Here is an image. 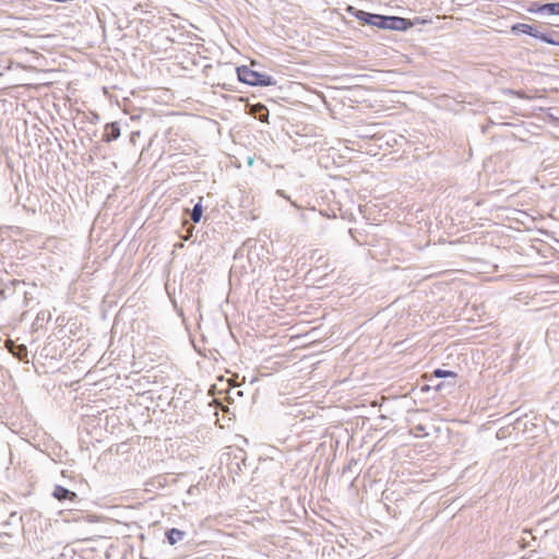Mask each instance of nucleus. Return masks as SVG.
Returning <instances> with one entry per match:
<instances>
[{
	"instance_id": "1",
	"label": "nucleus",
	"mask_w": 559,
	"mask_h": 559,
	"mask_svg": "<svg viewBox=\"0 0 559 559\" xmlns=\"http://www.w3.org/2000/svg\"><path fill=\"white\" fill-rule=\"evenodd\" d=\"M238 80L251 86H271L275 84L271 75L260 73L250 69L247 66H241L236 69Z\"/></svg>"
},
{
	"instance_id": "2",
	"label": "nucleus",
	"mask_w": 559,
	"mask_h": 559,
	"mask_svg": "<svg viewBox=\"0 0 559 559\" xmlns=\"http://www.w3.org/2000/svg\"><path fill=\"white\" fill-rule=\"evenodd\" d=\"M370 26H374L381 29H390V31H406L413 26V23L405 17L401 16H392V15H381L376 14L373 16L372 23Z\"/></svg>"
},
{
	"instance_id": "3",
	"label": "nucleus",
	"mask_w": 559,
	"mask_h": 559,
	"mask_svg": "<svg viewBox=\"0 0 559 559\" xmlns=\"http://www.w3.org/2000/svg\"><path fill=\"white\" fill-rule=\"evenodd\" d=\"M532 13L559 15V2L538 4L534 3L530 9Z\"/></svg>"
},
{
	"instance_id": "4",
	"label": "nucleus",
	"mask_w": 559,
	"mask_h": 559,
	"mask_svg": "<svg viewBox=\"0 0 559 559\" xmlns=\"http://www.w3.org/2000/svg\"><path fill=\"white\" fill-rule=\"evenodd\" d=\"M512 32L526 34V35H530L537 39H540V36H543V32H540L538 28H536L530 24H526V23H518V24L513 25Z\"/></svg>"
},
{
	"instance_id": "5",
	"label": "nucleus",
	"mask_w": 559,
	"mask_h": 559,
	"mask_svg": "<svg viewBox=\"0 0 559 559\" xmlns=\"http://www.w3.org/2000/svg\"><path fill=\"white\" fill-rule=\"evenodd\" d=\"M120 136V126L118 122H111L107 123L105 126L104 134H103V141L104 142H111L117 140Z\"/></svg>"
},
{
	"instance_id": "6",
	"label": "nucleus",
	"mask_w": 559,
	"mask_h": 559,
	"mask_svg": "<svg viewBox=\"0 0 559 559\" xmlns=\"http://www.w3.org/2000/svg\"><path fill=\"white\" fill-rule=\"evenodd\" d=\"M52 497L56 498L59 501L63 500H75L78 498V495L74 491H71L60 485H56L52 491Z\"/></svg>"
},
{
	"instance_id": "7",
	"label": "nucleus",
	"mask_w": 559,
	"mask_h": 559,
	"mask_svg": "<svg viewBox=\"0 0 559 559\" xmlns=\"http://www.w3.org/2000/svg\"><path fill=\"white\" fill-rule=\"evenodd\" d=\"M347 11L355 16L360 23L365 25H371L374 13H369L359 9H356L354 7H348Z\"/></svg>"
},
{
	"instance_id": "8",
	"label": "nucleus",
	"mask_w": 559,
	"mask_h": 559,
	"mask_svg": "<svg viewBox=\"0 0 559 559\" xmlns=\"http://www.w3.org/2000/svg\"><path fill=\"white\" fill-rule=\"evenodd\" d=\"M186 536V532L178 528H170L166 532L167 540L170 545L181 542Z\"/></svg>"
},
{
	"instance_id": "9",
	"label": "nucleus",
	"mask_w": 559,
	"mask_h": 559,
	"mask_svg": "<svg viewBox=\"0 0 559 559\" xmlns=\"http://www.w3.org/2000/svg\"><path fill=\"white\" fill-rule=\"evenodd\" d=\"M540 40L549 45L559 46V32L552 31L550 33H543Z\"/></svg>"
},
{
	"instance_id": "10",
	"label": "nucleus",
	"mask_w": 559,
	"mask_h": 559,
	"mask_svg": "<svg viewBox=\"0 0 559 559\" xmlns=\"http://www.w3.org/2000/svg\"><path fill=\"white\" fill-rule=\"evenodd\" d=\"M203 209L201 202L197 203L191 211V219L193 223H199L202 217Z\"/></svg>"
},
{
	"instance_id": "11",
	"label": "nucleus",
	"mask_w": 559,
	"mask_h": 559,
	"mask_svg": "<svg viewBox=\"0 0 559 559\" xmlns=\"http://www.w3.org/2000/svg\"><path fill=\"white\" fill-rule=\"evenodd\" d=\"M333 445H334V440L332 438H330L329 442L328 441H323L321 442L317 449H316V452L317 453H321V454H324L328 450L326 448L329 447V451L332 452L334 451L333 450Z\"/></svg>"
},
{
	"instance_id": "12",
	"label": "nucleus",
	"mask_w": 559,
	"mask_h": 559,
	"mask_svg": "<svg viewBox=\"0 0 559 559\" xmlns=\"http://www.w3.org/2000/svg\"><path fill=\"white\" fill-rule=\"evenodd\" d=\"M435 377L437 378H452L455 379L457 374L450 370L436 369L433 371Z\"/></svg>"
},
{
	"instance_id": "13",
	"label": "nucleus",
	"mask_w": 559,
	"mask_h": 559,
	"mask_svg": "<svg viewBox=\"0 0 559 559\" xmlns=\"http://www.w3.org/2000/svg\"><path fill=\"white\" fill-rule=\"evenodd\" d=\"M358 461L355 460V459H352L347 464H344L343 466V469H342V474H346V473H353V466L357 465Z\"/></svg>"
},
{
	"instance_id": "14",
	"label": "nucleus",
	"mask_w": 559,
	"mask_h": 559,
	"mask_svg": "<svg viewBox=\"0 0 559 559\" xmlns=\"http://www.w3.org/2000/svg\"><path fill=\"white\" fill-rule=\"evenodd\" d=\"M16 357H19L20 359H23L24 357L27 356V349L24 345H21L17 349V353L14 354Z\"/></svg>"
},
{
	"instance_id": "15",
	"label": "nucleus",
	"mask_w": 559,
	"mask_h": 559,
	"mask_svg": "<svg viewBox=\"0 0 559 559\" xmlns=\"http://www.w3.org/2000/svg\"><path fill=\"white\" fill-rule=\"evenodd\" d=\"M510 93L516 95L520 98H525L524 93L521 91H510Z\"/></svg>"
},
{
	"instance_id": "16",
	"label": "nucleus",
	"mask_w": 559,
	"mask_h": 559,
	"mask_svg": "<svg viewBox=\"0 0 559 559\" xmlns=\"http://www.w3.org/2000/svg\"><path fill=\"white\" fill-rule=\"evenodd\" d=\"M504 433H506V430H504V429H500V430L497 432V437H498V438H502V437H504Z\"/></svg>"
},
{
	"instance_id": "17",
	"label": "nucleus",
	"mask_w": 559,
	"mask_h": 559,
	"mask_svg": "<svg viewBox=\"0 0 559 559\" xmlns=\"http://www.w3.org/2000/svg\"><path fill=\"white\" fill-rule=\"evenodd\" d=\"M277 194H278V195H281V197H283L284 199L289 200V198L284 193V191H283V190H277Z\"/></svg>"
},
{
	"instance_id": "18",
	"label": "nucleus",
	"mask_w": 559,
	"mask_h": 559,
	"mask_svg": "<svg viewBox=\"0 0 559 559\" xmlns=\"http://www.w3.org/2000/svg\"><path fill=\"white\" fill-rule=\"evenodd\" d=\"M237 440L240 442V443H245L247 444L248 443V440L242 438V437H237Z\"/></svg>"
},
{
	"instance_id": "19",
	"label": "nucleus",
	"mask_w": 559,
	"mask_h": 559,
	"mask_svg": "<svg viewBox=\"0 0 559 559\" xmlns=\"http://www.w3.org/2000/svg\"><path fill=\"white\" fill-rule=\"evenodd\" d=\"M236 447H237L240 451L245 452L243 443H240V442H239V443H237V444H236Z\"/></svg>"
},
{
	"instance_id": "20",
	"label": "nucleus",
	"mask_w": 559,
	"mask_h": 559,
	"mask_svg": "<svg viewBox=\"0 0 559 559\" xmlns=\"http://www.w3.org/2000/svg\"><path fill=\"white\" fill-rule=\"evenodd\" d=\"M61 475H62L63 477H70V476L68 475V471H64V469H63V471H61Z\"/></svg>"
},
{
	"instance_id": "21",
	"label": "nucleus",
	"mask_w": 559,
	"mask_h": 559,
	"mask_svg": "<svg viewBox=\"0 0 559 559\" xmlns=\"http://www.w3.org/2000/svg\"><path fill=\"white\" fill-rule=\"evenodd\" d=\"M416 429H418V431H423L424 428L421 426H417Z\"/></svg>"
}]
</instances>
